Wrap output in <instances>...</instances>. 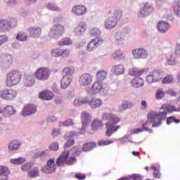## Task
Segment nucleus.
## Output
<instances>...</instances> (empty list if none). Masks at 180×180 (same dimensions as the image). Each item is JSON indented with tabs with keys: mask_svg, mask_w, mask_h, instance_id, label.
I'll use <instances>...</instances> for the list:
<instances>
[{
	"mask_svg": "<svg viewBox=\"0 0 180 180\" xmlns=\"http://www.w3.org/2000/svg\"><path fill=\"white\" fill-rule=\"evenodd\" d=\"M120 16V14L119 15L117 13H115L113 15L108 17L105 20L104 26L107 30H112V29H115V27H116V25H117V22H119Z\"/></svg>",
	"mask_w": 180,
	"mask_h": 180,
	"instance_id": "9d476101",
	"label": "nucleus"
},
{
	"mask_svg": "<svg viewBox=\"0 0 180 180\" xmlns=\"http://www.w3.org/2000/svg\"><path fill=\"white\" fill-rule=\"evenodd\" d=\"M8 37L6 35H0V46L6 43L8 41Z\"/></svg>",
	"mask_w": 180,
	"mask_h": 180,
	"instance_id": "69168bd1",
	"label": "nucleus"
},
{
	"mask_svg": "<svg viewBox=\"0 0 180 180\" xmlns=\"http://www.w3.org/2000/svg\"><path fill=\"white\" fill-rule=\"evenodd\" d=\"M20 78H22V73L18 70H11L6 75V79L5 80L6 85L8 88L18 85L20 82Z\"/></svg>",
	"mask_w": 180,
	"mask_h": 180,
	"instance_id": "39448f33",
	"label": "nucleus"
},
{
	"mask_svg": "<svg viewBox=\"0 0 180 180\" xmlns=\"http://www.w3.org/2000/svg\"><path fill=\"white\" fill-rule=\"evenodd\" d=\"M153 12H154V7L153 6V4L146 2L143 4V6L137 12L136 16L139 19H143V18H146V16H148V15L153 13Z\"/></svg>",
	"mask_w": 180,
	"mask_h": 180,
	"instance_id": "6e6552de",
	"label": "nucleus"
},
{
	"mask_svg": "<svg viewBox=\"0 0 180 180\" xmlns=\"http://www.w3.org/2000/svg\"><path fill=\"white\" fill-rule=\"evenodd\" d=\"M147 121L142 124V128L148 133H153V129L148 128L160 127L162 124V120H165V112H158L156 111H150L148 113Z\"/></svg>",
	"mask_w": 180,
	"mask_h": 180,
	"instance_id": "f257e3e1",
	"label": "nucleus"
},
{
	"mask_svg": "<svg viewBox=\"0 0 180 180\" xmlns=\"http://www.w3.org/2000/svg\"><path fill=\"white\" fill-rule=\"evenodd\" d=\"M16 40H18V41H27V34L24 31L18 32L16 36Z\"/></svg>",
	"mask_w": 180,
	"mask_h": 180,
	"instance_id": "a19ab883",
	"label": "nucleus"
},
{
	"mask_svg": "<svg viewBox=\"0 0 180 180\" xmlns=\"http://www.w3.org/2000/svg\"><path fill=\"white\" fill-rule=\"evenodd\" d=\"M144 72L143 70H140L139 69L137 68H131L129 69V75H132L134 77H140Z\"/></svg>",
	"mask_w": 180,
	"mask_h": 180,
	"instance_id": "a18cd8bd",
	"label": "nucleus"
},
{
	"mask_svg": "<svg viewBox=\"0 0 180 180\" xmlns=\"http://www.w3.org/2000/svg\"><path fill=\"white\" fill-rule=\"evenodd\" d=\"M171 27V25L169 23L165 21H160L158 23L157 28L159 33H167L168 30H169V28Z\"/></svg>",
	"mask_w": 180,
	"mask_h": 180,
	"instance_id": "a878e982",
	"label": "nucleus"
},
{
	"mask_svg": "<svg viewBox=\"0 0 180 180\" xmlns=\"http://www.w3.org/2000/svg\"><path fill=\"white\" fill-rule=\"evenodd\" d=\"M18 96V91L12 89H7L0 92V98L5 101H13Z\"/></svg>",
	"mask_w": 180,
	"mask_h": 180,
	"instance_id": "4468645a",
	"label": "nucleus"
},
{
	"mask_svg": "<svg viewBox=\"0 0 180 180\" xmlns=\"http://www.w3.org/2000/svg\"><path fill=\"white\" fill-rule=\"evenodd\" d=\"M17 25L16 18L0 19V33H8L16 27Z\"/></svg>",
	"mask_w": 180,
	"mask_h": 180,
	"instance_id": "0eeeda50",
	"label": "nucleus"
},
{
	"mask_svg": "<svg viewBox=\"0 0 180 180\" xmlns=\"http://www.w3.org/2000/svg\"><path fill=\"white\" fill-rule=\"evenodd\" d=\"M58 46H71L72 41L70 38H65L58 42Z\"/></svg>",
	"mask_w": 180,
	"mask_h": 180,
	"instance_id": "8fccbe9b",
	"label": "nucleus"
},
{
	"mask_svg": "<svg viewBox=\"0 0 180 180\" xmlns=\"http://www.w3.org/2000/svg\"><path fill=\"white\" fill-rule=\"evenodd\" d=\"M11 164L13 165H22L26 162V158L23 157H20L17 158H12L10 160Z\"/></svg>",
	"mask_w": 180,
	"mask_h": 180,
	"instance_id": "e433bc0d",
	"label": "nucleus"
},
{
	"mask_svg": "<svg viewBox=\"0 0 180 180\" xmlns=\"http://www.w3.org/2000/svg\"><path fill=\"white\" fill-rule=\"evenodd\" d=\"M46 156H47V150L38 152L34 154V158H40V157H46Z\"/></svg>",
	"mask_w": 180,
	"mask_h": 180,
	"instance_id": "680f3d73",
	"label": "nucleus"
},
{
	"mask_svg": "<svg viewBox=\"0 0 180 180\" xmlns=\"http://www.w3.org/2000/svg\"><path fill=\"white\" fill-rule=\"evenodd\" d=\"M88 102H89V99L88 98V97H81L75 99L73 105L74 106H82V105H85V103H88Z\"/></svg>",
	"mask_w": 180,
	"mask_h": 180,
	"instance_id": "c9c22d12",
	"label": "nucleus"
},
{
	"mask_svg": "<svg viewBox=\"0 0 180 180\" xmlns=\"http://www.w3.org/2000/svg\"><path fill=\"white\" fill-rule=\"evenodd\" d=\"M162 84H174L175 80L174 79V75H167L162 79Z\"/></svg>",
	"mask_w": 180,
	"mask_h": 180,
	"instance_id": "de8ad7c7",
	"label": "nucleus"
},
{
	"mask_svg": "<svg viewBox=\"0 0 180 180\" xmlns=\"http://www.w3.org/2000/svg\"><path fill=\"white\" fill-rule=\"evenodd\" d=\"M35 77L39 81H47L50 78V69L48 68H39L35 72Z\"/></svg>",
	"mask_w": 180,
	"mask_h": 180,
	"instance_id": "9b49d317",
	"label": "nucleus"
},
{
	"mask_svg": "<svg viewBox=\"0 0 180 180\" xmlns=\"http://www.w3.org/2000/svg\"><path fill=\"white\" fill-rule=\"evenodd\" d=\"M96 147V143L90 142L87 143H84L83 147L82 148V150L83 151H91V150H94Z\"/></svg>",
	"mask_w": 180,
	"mask_h": 180,
	"instance_id": "ea45409f",
	"label": "nucleus"
},
{
	"mask_svg": "<svg viewBox=\"0 0 180 180\" xmlns=\"http://www.w3.org/2000/svg\"><path fill=\"white\" fill-rule=\"evenodd\" d=\"M103 120H107L105 123L106 126V136L110 137L113 133H116L117 130L120 129V126H116L119 122H120V118L110 112H103L102 115Z\"/></svg>",
	"mask_w": 180,
	"mask_h": 180,
	"instance_id": "7ed1b4c3",
	"label": "nucleus"
},
{
	"mask_svg": "<svg viewBox=\"0 0 180 180\" xmlns=\"http://www.w3.org/2000/svg\"><path fill=\"white\" fill-rule=\"evenodd\" d=\"M27 32L32 39H39L41 36L43 30L39 26H35L29 27Z\"/></svg>",
	"mask_w": 180,
	"mask_h": 180,
	"instance_id": "4be33fe9",
	"label": "nucleus"
},
{
	"mask_svg": "<svg viewBox=\"0 0 180 180\" xmlns=\"http://www.w3.org/2000/svg\"><path fill=\"white\" fill-rule=\"evenodd\" d=\"M106 77H108V72L106 71L98 70L96 76V81L95 82L103 84L102 81H104V79H106Z\"/></svg>",
	"mask_w": 180,
	"mask_h": 180,
	"instance_id": "2f4dec72",
	"label": "nucleus"
},
{
	"mask_svg": "<svg viewBox=\"0 0 180 180\" xmlns=\"http://www.w3.org/2000/svg\"><path fill=\"white\" fill-rule=\"evenodd\" d=\"M90 35L91 37H98V36L101 35V30L97 27L92 28L90 30Z\"/></svg>",
	"mask_w": 180,
	"mask_h": 180,
	"instance_id": "5fc2aeb1",
	"label": "nucleus"
},
{
	"mask_svg": "<svg viewBox=\"0 0 180 180\" xmlns=\"http://www.w3.org/2000/svg\"><path fill=\"white\" fill-rule=\"evenodd\" d=\"M22 84L27 88H30V86H33V85H34V77H33V75H25L24 76Z\"/></svg>",
	"mask_w": 180,
	"mask_h": 180,
	"instance_id": "cd10ccee",
	"label": "nucleus"
},
{
	"mask_svg": "<svg viewBox=\"0 0 180 180\" xmlns=\"http://www.w3.org/2000/svg\"><path fill=\"white\" fill-rule=\"evenodd\" d=\"M166 63L168 65H176V59L175 58V56L172 53L169 54L167 56Z\"/></svg>",
	"mask_w": 180,
	"mask_h": 180,
	"instance_id": "79ce46f5",
	"label": "nucleus"
},
{
	"mask_svg": "<svg viewBox=\"0 0 180 180\" xmlns=\"http://www.w3.org/2000/svg\"><path fill=\"white\" fill-rule=\"evenodd\" d=\"M58 120V117L52 115V116H49L47 119V122L49 123H55V122H57Z\"/></svg>",
	"mask_w": 180,
	"mask_h": 180,
	"instance_id": "338daca9",
	"label": "nucleus"
},
{
	"mask_svg": "<svg viewBox=\"0 0 180 180\" xmlns=\"http://www.w3.org/2000/svg\"><path fill=\"white\" fill-rule=\"evenodd\" d=\"M133 108V103L128 101H124L122 103L118 106V111L123 112L124 110H127V109H130Z\"/></svg>",
	"mask_w": 180,
	"mask_h": 180,
	"instance_id": "f704fd0d",
	"label": "nucleus"
},
{
	"mask_svg": "<svg viewBox=\"0 0 180 180\" xmlns=\"http://www.w3.org/2000/svg\"><path fill=\"white\" fill-rule=\"evenodd\" d=\"M4 112L6 115H8L9 116H11V115H15L16 113V110H15V108H13V106H12V105H7L4 108Z\"/></svg>",
	"mask_w": 180,
	"mask_h": 180,
	"instance_id": "09e8293b",
	"label": "nucleus"
},
{
	"mask_svg": "<svg viewBox=\"0 0 180 180\" xmlns=\"http://www.w3.org/2000/svg\"><path fill=\"white\" fill-rule=\"evenodd\" d=\"M112 58L115 60H122L124 58V56L123 55V52L122 50H117L113 54Z\"/></svg>",
	"mask_w": 180,
	"mask_h": 180,
	"instance_id": "3c124183",
	"label": "nucleus"
},
{
	"mask_svg": "<svg viewBox=\"0 0 180 180\" xmlns=\"http://www.w3.org/2000/svg\"><path fill=\"white\" fill-rule=\"evenodd\" d=\"M55 161V158L49 160L47 161L46 165L41 167V172L44 174H53V172H56V169H57V165H56V163H54Z\"/></svg>",
	"mask_w": 180,
	"mask_h": 180,
	"instance_id": "f3484780",
	"label": "nucleus"
},
{
	"mask_svg": "<svg viewBox=\"0 0 180 180\" xmlns=\"http://www.w3.org/2000/svg\"><path fill=\"white\" fill-rule=\"evenodd\" d=\"M60 127H67L68 126H74V121L72 119H68L65 122H59Z\"/></svg>",
	"mask_w": 180,
	"mask_h": 180,
	"instance_id": "864d4df0",
	"label": "nucleus"
},
{
	"mask_svg": "<svg viewBox=\"0 0 180 180\" xmlns=\"http://www.w3.org/2000/svg\"><path fill=\"white\" fill-rule=\"evenodd\" d=\"M173 8L174 9V13L177 16H180V0H174L173 2Z\"/></svg>",
	"mask_w": 180,
	"mask_h": 180,
	"instance_id": "49530a36",
	"label": "nucleus"
},
{
	"mask_svg": "<svg viewBox=\"0 0 180 180\" xmlns=\"http://www.w3.org/2000/svg\"><path fill=\"white\" fill-rule=\"evenodd\" d=\"M81 120H82V127L80 129L79 134H84L85 133V128L91 123V121L92 120V117L90 114H89L88 112H83L81 115Z\"/></svg>",
	"mask_w": 180,
	"mask_h": 180,
	"instance_id": "2eb2a0df",
	"label": "nucleus"
},
{
	"mask_svg": "<svg viewBox=\"0 0 180 180\" xmlns=\"http://www.w3.org/2000/svg\"><path fill=\"white\" fill-rule=\"evenodd\" d=\"M63 77H72L74 72H75V69L73 67L65 68L63 70Z\"/></svg>",
	"mask_w": 180,
	"mask_h": 180,
	"instance_id": "58836bf2",
	"label": "nucleus"
},
{
	"mask_svg": "<svg viewBox=\"0 0 180 180\" xmlns=\"http://www.w3.org/2000/svg\"><path fill=\"white\" fill-rule=\"evenodd\" d=\"M151 169H153V177L154 178H158L160 179L161 178V173H160V170L157 169V167L152 166Z\"/></svg>",
	"mask_w": 180,
	"mask_h": 180,
	"instance_id": "bf43d9fd",
	"label": "nucleus"
},
{
	"mask_svg": "<svg viewBox=\"0 0 180 180\" xmlns=\"http://www.w3.org/2000/svg\"><path fill=\"white\" fill-rule=\"evenodd\" d=\"M88 8L82 4L75 5L72 8V13L75 16H84L86 13Z\"/></svg>",
	"mask_w": 180,
	"mask_h": 180,
	"instance_id": "6ab92c4d",
	"label": "nucleus"
},
{
	"mask_svg": "<svg viewBox=\"0 0 180 180\" xmlns=\"http://www.w3.org/2000/svg\"><path fill=\"white\" fill-rule=\"evenodd\" d=\"M87 29L88 24L86 22H81L74 27L73 33L76 37H82Z\"/></svg>",
	"mask_w": 180,
	"mask_h": 180,
	"instance_id": "dca6fc26",
	"label": "nucleus"
},
{
	"mask_svg": "<svg viewBox=\"0 0 180 180\" xmlns=\"http://www.w3.org/2000/svg\"><path fill=\"white\" fill-rule=\"evenodd\" d=\"M51 56H53V57H61V49H53L51 51Z\"/></svg>",
	"mask_w": 180,
	"mask_h": 180,
	"instance_id": "052dcab7",
	"label": "nucleus"
},
{
	"mask_svg": "<svg viewBox=\"0 0 180 180\" xmlns=\"http://www.w3.org/2000/svg\"><path fill=\"white\" fill-rule=\"evenodd\" d=\"M70 49H65L63 51H61L60 56L62 57L67 58L70 57Z\"/></svg>",
	"mask_w": 180,
	"mask_h": 180,
	"instance_id": "e2e57ef3",
	"label": "nucleus"
},
{
	"mask_svg": "<svg viewBox=\"0 0 180 180\" xmlns=\"http://www.w3.org/2000/svg\"><path fill=\"white\" fill-rule=\"evenodd\" d=\"M77 154V148H73L70 151L65 150L61 155L57 158L56 165L58 167H63L64 164L67 165H72L77 162V158L75 155Z\"/></svg>",
	"mask_w": 180,
	"mask_h": 180,
	"instance_id": "20e7f679",
	"label": "nucleus"
},
{
	"mask_svg": "<svg viewBox=\"0 0 180 180\" xmlns=\"http://www.w3.org/2000/svg\"><path fill=\"white\" fill-rule=\"evenodd\" d=\"M171 123H180V120L175 118L174 116H170L167 118V124L169 125Z\"/></svg>",
	"mask_w": 180,
	"mask_h": 180,
	"instance_id": "4d7b16f0",
	"label": "nucleus"
},
{
	"mask_svg": "<svg viewBox=\"0 0 180 180\" xmlns=\"http://www.w3.org/2000/svg\"><path fill=\"white\" fill-rule=\"evenodd\" d=\"M78 136V133L75 132V131H70V132H68L66 133L63 138L65 139V140H68V139H71L72 137H75Z\"/></svg>",
	"mask_w": 180,
	"mask_h": 180,
	"instance_id": "13d9d810",
	"label": "nucleus"
},
{
	"mask_svg": "<svg viewBox=\"0 0 180 180\" xmlns=\"http://www.w3.org/2000/svg\"><path fill=\"white\" fill-rule=\"evenodd\" d=\"M37 112V106L34 104H28L24 107L22 111V116H30Z\"/></svg>",
	"mask_w": 180,
	"mask_h": 180,
	"instance_id": "b1692460",
	"label": "nucleus"
},
{
	"mask_svg": "<svg viewBox=\"0 0 180 180\" xmlns=\"http://www.w3.org/2000/svg\"><path fill=\"white\" fill-rule=\"evenodd\" d=\"M112 143H113L112 141H101L98 142V146L104 147V146H109V144H112Z\"/></svg>",
	"mask_w": 180,
	"mask_h": 180,
	"instance_id": "774afa93",
	"label": "nucleus"
},
{
	"mask_svg": "<svg viewBox=\"0 0 180 180\" xmlns=\"http://www.w3.org/2000/svg\"><path fill=\"white\" fill-rule=\"evenodd\" d=\"M131 32V28H130V27H124L117 31L114 35L115 44H117V46H123V44L126 43V39H127L129 33Z\"/></svg>",
	"mask_w": 180,
	"mask_h": 180,
	"instance_id": "423d86ee",
	"label": "nucleus"
},
{
	"mask_svg": "<svg viewBox=\"0 0 180 180\" xmlns=\"http://www.w3.org/2000/svg\"><path fill=\"white\" fill-rule=\"evenodd\" d=\"M12 64H13V58L12 57V55L1 54L0 56L1 68L6 70V68H9Z\"/></svg>",
	"mask_w": 180,
	"mask_h": 180,
	"instance_id": "ddd939ff",
	"label": "nucleus"
},
{
	"mask_svg": "<svg viewBox=\"0 0 180 180\" xmlns=\"http://www.w3.org/2000/svg\"><path fill=\"white\" fill-rule=\"evenodd\" d=\"M22 147V143L19 141H12L8 144V153H15Z\"/></svg>",
	"mask_w": 180,
	"mask_h": 180,
	"instance_id": "393cba45",
	"label": "nucleus"
},
{
	"mask_svg": "<svg viewBox=\"0 0 180 180\" xmlns=\"http://www.w3.org/2000/svg\"><path fill=\"white\" fill-rule=\"evenodd\" d=\"M46 9L49 11H53L56 12H61V8L54 3H48L46 5Z\"/></svg>",
	"mask_w": 180,
	"mask_h": 180,
	"instance_id": "c03bdc74",
	"label": "nucleus"
},
{
	"mask_svg": "<svg viewBox=\"0 0 180 180\" xmlns=\"http://www.w3.org/2000/svg\"><path fill=\"white\" fill-rule=\"evenodd\" d=\"M103 43V39L101 37H96L94 39H92L89 42L87 45V50L89 51H95L101 44Z\"/></svg>",
	"mask_w": 180,
	"mask_h": 180,
	"instance_id": "412c9836",
	"label": "nucleus"
},
{
	"mask_svg": "<svg viewBox=\"0 0 180 180\" xmlns=\"http://www.w3.org/2000/svg\"><path fill=\"white\" fill-rule=\"evenodd\" d=\"M132 56L136 60H145L148 57V52L144 49H137L132 51Z\"/></svg>",
	"mask_w": 180,
	"mask_h": 180,
	"instance_id": "aec40b11",
	"label": "nucleus"
},
{
	"mask_svg": "<svg viewBox=\"0 0 180 180\" xmlns=\"http://www.w3.org/2000/svg\"><path fill=\"white\" fill-rule=\"evenodd\" d=\"M93 77L89 73H84L79 78V84L81 86H88L92 84Z\"/></svg>",
	"mask_w": 180,
	"mask_h": 180,
	"instance_id": "a211bd4d",
	"label": "nucleus"
},
{
	"mask_svg": "<svg viewBox=\"0 0 180 180\" xmlns=\"http://www.w3.org/2000/svg\"><path fill=\"white\" fill-rule=\"evenodd\" d=\"M174 112H180L179 107L176 108L174 105L164 104L160 107V111L158 113H165V119H167V115Z\"/></svg>",
	"mask_w": 180,
	"mask_h": 180,
	"instance_id": "5701e85b",
	"label": "nucleus"
},
{
	"mask_svg": "<svg viewBox=\"0 0 180 180\" xmlns=\"http://www.w3.org/2000/svg\"><path fill=\"white\" fill-rule=\"evenodd\" d=\"M88 103L91 109H98V108H101V106H102L103 101H102V99L101 98L93 97L90 101H89Z\"/></svg>",
	"mask_w": 180,
	"mask_h": 180,
	"instance_id": "bb28decb",
	"label": "nucleus"
},
{
	"mask_svg": "<svg viewBox=\"0 0 180 180\" xmlns=\"http://www.w3.org/2000/svg\"><path fill=\"white\" fill-rule=\"evenodd\" d=\"M72 82V77L63 76L60 80V88H62V89H67V88H68V86H70Z\"/></svg>",
	"mask_w": 180,
	"mask_h": 180,
	"instance_id": "c85d7f7f",
	"label": "nucleus"
},
{
	"mask_svg": "<svg viewBox=\"0 0 180 180\" xmlns=\"http://www.w3.org/2000/svg\"><path fill=\"white\" fill-rule=\"evenodd\" d=\"M9 168L5 166H0V176H8L9 175Z\"/></svg>",
	"mask_w": 180,
	"mask_h": 180,
	"instance_id": "603ef678",
	"label": "nucleus"
},
{
	"mask_svg": "<svg viewBox=\"0 0 180 180\" xmlns=\"http://www.w3.org/2000/svg\"><path fill=\"white\" fill-rule=\"evenodd\" d=\"M165 74L161 70H153L149 73L146 78L148 84H153V82H160L162 78H164Z\"/></svg>",
	"mask_w": 180,
	"mask_h": 180,
	"instance_id": "1a4fd4ad",
	"label": "nucleus"
},
{
	"mask_svg": "<svg viewBox=\"0 0 180 180\" xmlns=\"http://www.w3.org/2000/svg\"><path fill=\"white\" fill-rule=\"evenodd\" d=\"M39 96L44 101H51L54 96V94H53L51 91L46 90L39 93Z\"/></svg>",
	"mask_w": 180,
	"mask_h": 180,
	"instance_id": "c756f323",
	"label": "nucleus"
},
{
	"mask_svg": "<svg viewBox=\"0 0 180 180\" xmlns=\"http://www.w3.org/2000/svg\"><path fill=\"white\" fill-rule=\"evenodd\" d=\"M86 92L89 96L96 95V94H103L106 96H114L116 94V91L110 89L108 84L99 82H94L91 87L86 88Z\"/></svg>",
	"mask_w": 180,
	"mask_h": 180,
	"instance_id": "f03ea898",
	"label": "nucleus"
},
{
	"mask_svg": "<svg viewBox=\"0 0 180 180\" xmlns=\"http://www.w3.org/2000/svg\"><path fill=\"white\" fill-rule=\"evenodd\" d=\"M39 175H40V172L39 171L38 167H34L27 173L29 178H37Z\"/></svg>",
	"mask_w": 180,
	"mask_h": 180,
	"instance_id": "4c0bfd02",
	"label": "nucleus"
},
{
	"mask_svg": "<svg viewBox=\"0 0 180 180\" xmlns=\"http://www.w3.org/2000/svg\"><path fill=\"white\" fill-rule=\"evenodd\" d=\"M165 96V93L162 89H158L156 91L155 98L156 99H162Z\"/></svg>",
	"mask_w": 180,
	"mask_h": 180,
	"instance_id": "6e6d98bb",
	"label": "nucleus"
},
{
	"mask_svg": "<svg viewBox=\"0 0 180 180\" xmlns=\"http://www.w3.org/2000/svg\"><path fill=\"white\" fill-rule=\"evenodd\" d=\"M64 34V26L61 25H55L49 32V36L51 39H59Z\"/></svg>",
	"mask_w": 180,
	"mask_h": 180,
	"instance_id": "f8f14e48",
	"label": "nucleus"
},
{
	"mask_svg": "<svg viewBox=\"0 0 180 180\" xmlns=\"http://www.w3.org/2000/svg\"><path fill=\"white\" fill-rule=\"evenodd\" d=\"M111 72L115 75H122L124 72V66L123 65H115L112 67Z\"/></svg>",
	"mask_w": 180,
	"mask_h": 180,
	"instance_id": "7c9ffc66",
	"label": "nucleus"
},
{
	"mask_svg": "<svg viewBox=\"0 0 180 180\" xmlns=\"http://www.w3.org/2000/svg\"><path fill=\"white\" fill-rule=\"evenodd\" d=\"M33 165L34 164L32 162H26L21 166V170L22 172H29L33 168Z\"/></svg>",
	"mask_w": 180,
	"mask_h": 180,
	"instance_id": "37998d69",
	"label": "nucleus"
},
{
	"mask_svg": "<svg viewBox=\"0 0 180 180\" xmlns=\"http://www.w3.org/2000/svg\"><path fill=\"white\" fill-rule=\"evenodd\" d=\"M60 134H61V132L60 131V129L53 128L52 129V136H53V137H57L58 136H60Z\"/></svg>",
	"mask_w": 180,
	"mask_h": 180,
	"instance_id": "0e129e2a",
	"label": "nucleus"
},
{
	"mask_svg": "<svg viewBox=\"0 0 180 180\" xmlns=\"http://www.w3.org/2000/svg\"><path fill=\"white\" fill-rule=\"evenodd\" d=\"M102 127H103V122L102 120L99 118L94 120L91 124L92 130H99V129H102Z\"/></svg>",
	"mask_w": 180,
	"mask_h": 180,
	"instance_id": "72a5a7b5",
	"label": "nucleus"
},
{
	"mask_svg": "<svg viewBox=\"0 0 180 180\" xmlns=\"http://www.w3.org/2000/svg\"><path fill=\"white\" fill-rule=\"evenodd\" d=\"M131 85L134 88H141L144 85V80L142 78L136 77L131 81Z\"/></svg>",
	"mask_w": 180,
	"mask_h": 180,
	"instance_id": "473e14b6",
	"label": "nucleus"
}]
</instances>
